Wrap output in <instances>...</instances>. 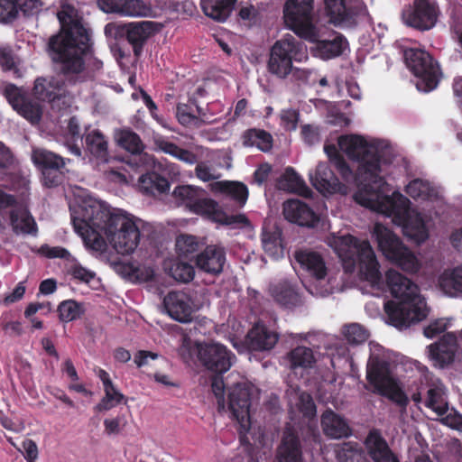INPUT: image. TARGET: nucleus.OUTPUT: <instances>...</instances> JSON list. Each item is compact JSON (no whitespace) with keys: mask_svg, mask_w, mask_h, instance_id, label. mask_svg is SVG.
Here are the masks:
<instances>
[{"mask_svg":"<svg viewBox=\"0 0 462 462\" xmlns=\"http://www.w3.org/2000/svg\"><path fill=\"white\" fill-rule=\"evenodd\" d=\"M327 244L341 260L342 267L346 272V236L332 233L328 236Z\"/></svg>","mask_w":462,"mask_h":462,"instance_id":"5fc2aeb1","label":"nucleus"},{"mask_svg":"<svg viewBox=\"0 0 462 462\" xmlns=\"http://www.w3.org/2000/svg\"><path fill=\"white\" fill-rule=\"evenodd\" d=\"M87 149L101 162H107V142L99 131H92L86 136Z\"/></svg>","mask_w":462,"mask_h":462,"instance_id":"49530a36","label":"nucleus"},{"mask_svg":"<svg viewBox=\"0 0 462 462\" xmlns=\"http://www.w3.org/2000/svg\"><path fill=\"white\" fill-rule=\"evenodd\" d=\"M203 193H206L205 190L199 187L181 185L173 189L172 196L179 201L186 204L191 211L194 204H196Z\"/></svg>","mask_w":462,"mask_h":462,"instance_id":"de8ad7c7","label":"nucleus"},{"mask_svg":"<svg viewBox=\"0 0 462 462\" xmlns=\"http://www.w3.org/2000/svg\"><path fill=\"white\" fill-rule=\"evenodd\" d=\"M270 293L279 304L286 307L298 302V293L288 282L271 285Z\"/></svg>","mask_w":462,"mask_h":462,"instance_id":"c03bdc74","label":"nucleus"},{"mask_svg":"<svg viewBox=\"0 0 462 462\" xmlns=\"http://www.w3.org/2000/svg\"><path fill=\"white\" fill-rule=\"evenodd\" d=\"M307 58L300 43L292 35H286L272 48L268 62L269 71L279 78H285L292 71V60Z\"/></svg>","mask_w":462,"mask_h":462,"instance_id":"1a4fd4ad","label":"nucleus"},{"mask_svg":"<svg viewBox=\"0 0 462 462\" xmlns=\"http://www.w3.org/2000/svg\"><path fill=\"white\" fill-rule=\"evenodd\" d=\"M296 261L317 280H322L327 274L324 260L316 252L301 250L295 253Z\"/></svg>","mask_w":462,"mask_h":462,"instance_id":"2f4dec72","label":"nucleus"},{"mask_svg":"<svg viewBox=\"0 0 462 462\" xmlns=\"http://www.w3.org/2000/svg\"><path fill=\"white\" fill-rule=\"evenodd\" d=\"M309 178L311 185L324 195L344 193V187L324 162H319L315 170L310 171Z\"/></svg>","mask_w":462,"mask_h":462,"instance_id":"6ab92c4d","label":"nucleus"},{"mask_svg":"<svg viewBox=\"0 0 462 462\" xmlns=\"http://www.w3.org/2000/svg\"><path fill=\"white\" fill-rule=\"evenodd\" d=\"M225 387H226V384H225L222 377H220L218 375L213 376L212 381H211V388H212L213 393L215 394V396L217 400V404H218L219 410L225 409V398H224Z\"/></svg>","mask_w":462,"mask_h":462,"instance_id":"680f3d73","label":"nucleus"},{"mask_svg":"<svg viewBox=\"0 0 462 462\" xmlns=\"http://www.w3.org/2000/svg\"><path fill=\"white\" fill-rule=\"evenodd\" d=\"M299 113L295 109H284L281 112V120L288 130H293L297 126Z\"/></svg>","mask_w":462,"mask_h":462,"instance_id":"69168bd1","label":"nucleus"},{"mask_svg":"<svg viewBox=\"0 0 462 462\" xmlns=\"http://www.w3.org/2000/svg\"><path fill=\"white\" fill-rule=\"evenodd\" d=\"M153 143L155 149L158 151L167 153L189 165L197 163L195 174L200 180L206 182L218 178V175L216 174L214 169L207 163L203 162H198V156L192 152L183 149L162 137L154 138Z\"/></svg>","mask_w":462,"mask_h":462,"instance_id":"ddd939ff","label":"nucleus"},{"mask_svg":"<svg viewBox=\"0 0 462 462\" xmlns=\"http://www.w3.org/2000/svg\"><path fill=\"white\" fill-rule=\"evenodd\" d=\"M278 462H303L300 439L291 430H286L277 449Z\"/></svg>","mask_w":462,"mask_h":462,"instance_id":"c85d7f7f","label":"nucleus"},{"mask_svg":"<svg viewBox=\"0 0 462 462\" xmlns=\"http://www.w3.org/2000/svg\"><path fill=\"white\" fill-rule=\"evenodd\" d=\"M358 262L362 280L367 282L372 289L382 292L388 291L393 298L399 300H388L384 304L390 325L403 329L428 317L430 310L417 284L393 269L385 273L383 280L380 264L368 241H363L359 245Z\"/></svg>","mask_w":462,"mask_h":462,"instance_id":"7ed1b4c3","label":"nucleus"},{"mask_svg":"<svg viewBox=\"0 0 462 462\" xmlns=\"http://www.w3.org/2000/svg\"><path fill=\"white\" fill-rule=\"evenodd\" d=\"M115 139L120 147L133 154H139L144 149L140 136L130 129L116 130Z\"/></svg>","mask_w":462,"mask_h":462,"instance_id":"ea45409f","label":"nucleus"},{"mask_svg":"<svg viewBox=\"0 0 462 462\" xmlns=\"http://www.w3.org/2000/svg\"><path fill=\"white\" fill-rule=\"evenodd\" d=\"M84 221L88 226L103 228L109 243L122 254H131L136 249L143 224L140 218L125 211L109 212L97 202H93V206L88 208Z\"/></svg>","mask_w":462,"mask_h":462,"instance_id":"20e7f679","label":"nucleus"},{"mask_svg":"<svg viewBox=\"0 0 462 462\" xmlns=\"http://www.w3.org/2000/svg\"><path fill=\"white\" fill-rule=\"evenodd\" d=\"M213 191L224 192L244 205L248 198L246 186L236 181H217L210 185Z\"/></svg>","mask_w":462,"mask_h":462,"instance_id":"79ce46f5","label":"nucleus"},{"mask_svg":"<svg viewBox=\"0 0 462 462\" xmlns=\"http://www.w3.org/2000/svg\"><path fill=\"white\" fill-rule=\"evenodd\" d=\"M170 274L176 281L189 282L194 278L195 271L190 263L178 261L171 264Z\"/></svg>","mask_w":462,"mask_h":462,"instance_id":"6e6d98bb","label":"nucleus"},{"mask_svg":"<svg viewBox=\"0 0 462 462\" xmlns=\"http://www.w3.org/2000/svg\"><path fill=\"white\" fill-rule=\"evenodd\" d=\"M372 3L373 0H348V32L360 33L358 35L360 44L357 51L358 62H361L365 55L371 53L374 47V41L369 34L373 21L367 9V5Z\"/></svg>","mask_w":462,"mask_h":462,"instance_id":"0eeeda50","label":"nucleus"},{"mask_svg":"<svg viewBox=\"0 0 462 462\" xmlns=\"http://www.w3.org/2000/svg\"><path fill=\"white\" fill-rule=\"evenodd\" d=\"M373 235L386 259L405 272H418L420 266L416 256L390 228L376 223Z\"/></svg>","mask_w":462,"mask_h":462,"instance_id":"39448f33","label":"nucleus"},{"mask_svg":"<svg viewBox=\"0 0 462 462\" xmlns=\"http://www.w3.org/2000/svg\"><path fill=\"white\" fill-rule=\"evenodd\" d=\"M447 329V324L442 319L431 321L423 330V334L428 338H433L443 333Z\"/></svg>","mask_w":462,"mask_h":462,"instance_id":"0e129e2a","label":"nucleus"},{"mask_svg":"<svg viewBox=\"0 0 462 462\" xmlns=\"http://www.w3.org/2000/svg\"><path fill=\"white\" fill-rule=\"evenodd\" d=\"M282 213L289 222L301 226L312 227L319 218L315 212L304 202L299 199H289L283 203Z\"/></svg>","mask_w":462,"mask_h":462,"instance_id":"4be33fe9","label":"nucleus"},{"mask_svg":"<svg viewBox=\"0 0 462 462\" xmlns=\"http://www.w3.org/2000/svg\"><path fill=\"white\" fill-rule=\"evenodd\" d=\"M291 403L295 402L298 409L307 418H313L316 415V405L312 397L304 392H299L298 388H291L286 391Z\"/></svg>","mask_w":462,"mask_h":462,"instance_id":"a19ab883","label":"nucleus"},{"mask_svg":"<svg viewBox=\"0 0 462 462\" xmlns=\"http://www.w3.org/2000/svg\"><path fill=\"white\" fill-rule=\"evenodd\" d=\"M444 392L441 386L432 385L427 392L425 406L439 416H443L448 411V403L443 399Z\"/></svg>","mask_w":462,"mask_h":462,"instance_id":"09e8293b","label":"nucleus"},{"mask_svg":"<svg viewBox=\"0 0 462 462\" xmlns=\"http://www.w3.org/2000/svg\"><path fill=\"white\" fill-rule=\"evenodd\" d=\"M382 154L374 143H368L362 135L348 134V159L358 162L356 174L358 190L355 201L373 211L393 217L403 224L404 234L417 243L429 237L421 219L410 223L408 210L410 200L399 191L392 195L390 185L381 176Z\"/></svg>","mask_w":462,"mask_h":462,"instance_id":"f257e3e1","label":"nucleus"},{"mask_svg":"<svg viewBox=\"0 0 462 462\" xmlns=\"http://www.w3.org/2000/svg\"><path fill=\"white\" fill-rule=\"evenodd\" d=\"M242 141L245 146H255L263 152L270 151L273 146L272 135L263 130L250 129L243 134Z\"/></svg>","mask_w":462,"mask_h":462,"instance_id":"37998d69","label":"nucleus"},{"mask_svg":"<svg viewBox=\"0 0 462 462\" xmlns=\"http://www.w3.org/2000/svg\"><path fill=\"white\" fill-rule=\"evenodd\" d=\"M60 32L49 40L50 55L63 82L56 78H39L33 93L38 99L52 101L60 96L64 83L75 85L88 79L85 56L90 51L88 30L77 16L71 6H63L58 13Z\"/></svg>","mask_w":462,"mask_h":462,"instance_id":"f03ea898","label":"nucleus"},{"mask_svg":"<svg viewBox=\"0 0 462 462\" xmlns=\"http://www.w3.org/2000/svg\"><path fill=\"white\" fill-rule=\"evenodd\" d=\"M403 57L409 69L418 78L417 88L424 92L433 90L439 83V68L432 56L423 50L408 49Z\"/></svg>","mask_w":462,"mask_h":462,"instance_id":"6e6552de","label":"nucleus"},{"mask_svg":"<svg viewBox=\"0 0 462 462\" xmlns=\"http://www.w3.org/2000/svg\"><path fill=\"white\" fill-rule=\"evenodd\" d=\"M301 134L304 142L310 145L315 144L320 140L319 131L316 126L310 125L302 126Z\"/></svg>","mask_w":462,"mask_h":462,"instance_id":"774afa93","label":"nucleus"},{"mask_svg":"<svg viewBox=\"0 0 462 462\" xmlns=\"http://www.w3.org/2000/svg\"><path fill=\"white\" fill-rule=\"evenodd\" d=\"M368 337L367 330L362 326L356 323L348 324V345L364 343Z\"/></svg>","mask_w":462,"mask_h":462,"instance_id":"052dcab7","label":"nucleus"},{"mask_svg":"<svg viewBox=\"0 0 462 462\" xmlns=\"http://www.w3.org/2000/svg\"><path fill=\"white\" fill-rule=\"evenodd\" d=\"M262 245L264 253L273 259L283 257L284 246L282 231L276 226L264 227L262 232Z\"/></svg>","mask_w":462,"mask_h":462,"instance_id":"7c9ffc66","label":"nucleus"},{"mask_svg":"<svg viewBox=\"0 0 462 462\" xmlns=\"http://www.w3.org/2000/svg\"><path fill=\"white\" fill-rule=\"evenodd\" d=\"M163 305L171 319L181 323L192 320L194 312L192 300L185 292H169L163 299Z\"/></svg>","mask_w":462,"mask_h":462,"instance_id":"f3484780","label":"nucleus"},{"mask_svg":"<svg viewBox=\"0 0 462 462\" xmlns=\"http://www.w3.org/2000/svg\"><path fill=\"white\" fill-rule=\"evenodd\" d=\"M198 356L206 368L217 374L229 370L236 360L233 353L224 345L217 342L199 344Z\"/></svg>","mask_w":462,"mask_h":462,"instance_id":"4468645a","label":"nucleus"},{"mask_svg":"<svg viewBox=\"0 0 462 462\" xmlns=\"http://www.w3.org/2000/svg\"><path fill=\"white\" fill-rule=\"evenodd\" d=\"M406 193L416 200H429L437 196L436 189L427 180L414 179L405 188Z\"/></svg>","mask_w":462,"mask_h":462,"instance_id":"a18cd8bd","label":"nucleus"},{"mask_svg":"<svg viewBox=\"0 0 462 462\" xmlns=\"http://www.w3.org/2000/svg\"><path fill=\"white\" fill-rule=\"evenodd\" d=\"M32 161L42 171V182L46 187H55L63 180V169L69 159L49 151L36 147L32 151Z\"/></svg>","mask_w":462,"mask_h":462,"instance_id":"f8f14e48","label":"nucleus"},{"mask_svg":"<svg viewBox=\"0 0 462 462\" xmlns=\"http://www.w3.org/2000/svg\"><path fill=\"white\" fill-rule=\"evenodd\" d=\"M314 361L312 350L306 346H298L289 354V362L291 368L310 367Z\"/></svg>","mask_w":462,"mask_h":462,"instance_id":"8fccbe9b","label":"nucleus"},{"mask_svg":"<svg viewBox=\"0 0 462 462\" xmlns=\"http://www.w3.org/2000/svg\"><path fill=\"white\" fill-rule=\"evenodd\" d=\"M325 5L332 23L337 25L345 22L346 7L344 0H325Z\"/></svg>","mask_w":462,"mask_h":462,"instance_id":"864d4df0","label":"nucleus"},{"mask_svg":"<svg viewBox=\"0 0 462 462\" xmlns=\"http://www.w3.org/2000/svg\"><path fill=\"white\" fill-rule=\"evenodd\" d=\"M380 395L388 398L403 410H405L409 404L408 396L399 386L397 381L387 387Z\"/></svg>","mask_w":462,"mask_h":462,"instance_id":"4d7b16f0","label":"nucleus"},{"mask_svg":"<svg viewBox=\"0 0 462 462\" xmlns=\"http://www.w3.org/2000/svg\"><path fill=\"white\" fill-rule=\"evenodd\" d=\"M124 29L134 55L139 56L145 42L155 32V23L150 21L134 22L125 24Z\"/></svg>","mask_w":462,"mask_h":462,"instance_id":"a878e982","label":"nucleus"},{"mask_svg":"<svg viewBox=\"0 0 462 462\" xmlns=\"http://www.w3.org/2000/svg\"><path fill=\"white\" fill-rule=\"evenodd\" d=\"M429 356L436 365L444 367L451 364L457 351V337L447 333L436 343L429 346Z\"/></svg>","mask_w":462,"mask_h":462,"instance_id":"393cba45","label":"nucleus"},{"mask_svg":"<svg viewBox=\"0 0 462 462\" xmlns=\"http://www.w3.org/2000/svg\"><path fill=\"white\" fill-rule=\"evenodd\" d=\"M441 291L451 297L462 296V263L446 269L439 278Z\"/></svg>","mask_w":462,"mask_h":462,"instance_id":"473e14b6","label":"nucleus"},{"mask_svg":"<svg viewBox=\"0 0 462 462\" xmlns=\"http://www.w3.org/2000/svg\"><path fill=\"white\" fill-rule=\"evenodd\" d=\"M365 445L373 462H401L379 430L374 429L369 431Z\"/></svg>","mask_w":462,"mask_h":462,"instance_id":"aec40b11","label":"nucleus"},{"mask_svg":"<svg viewBox=\"0 0 462 462\" xmlns=\"http://www.w3.org/2000/svg\"><path fill=\"white\" fill-rule=\"evenodd\" d=\"M286 24L300 38L319 41V31L313 22V0H287L283 9Z\"/></svg>","mask_w":462,"mask_h":462,"instance_id":"423d86ee","label":"nucleus"},{"mask_svg":"<svg viewBox=\"0 0 462 462\" xmlns=\"http://www.w3.org/2000/svg\"><path fill=\"white\" fill-rule=\"evenodd\" d=\"M204 243L191 235H180L176 239V250L180 258L194 259Z\"/></svg>","mask_w":462,"mask_h":462,"instance_id":"58836bf2","label":"nucleus"},{"mask_svg":"<svg viewBox=\"0 0 462 462\" xmlns=\"http://www.w3.org/2000/svg\"><path fill=\"white\" fill-rule=\"evenodd\" d=\"M324 433L331 439H341L346 436V423L343 418L332 411H326L321 417Z\"/></svg>","mask_w":462,"mask_h":462,"instance_id":"c9c22d12","label":"nucleus"},{"mask_svg":"<svg viewBox=\"0 0 462 462\" xmlns=\"http://www.w3.org/2000/svg\"><path fill=\"white\" fill-rule=\"evenodd\" d=\"M5 96L12 107L30 123L40 122L43 109L39 101L25 96L14 85L6 86Z\"/></svg>","mask_w":462,"mask_h":462,"instance_id":"2eb2a0df","label":"nucleus"},{"mask_svg":"<svg viewBox=\"0 0 462 462\" xmlns=\"http://www.w3.org/2000/svg\"><path fill=\"white\" fill-rule=\"evenodd\" d=\"M99 8L107 14L123 16H147L151 8L141 0H97Z\"/></svg>","mask_w":462,"mask_h":462,"instance_id":"412c9836","label":"nucleus"},{"mask_svg":"<svg viewBox=\"0 0 462 462\" xmlns=\"http://www.w3.org/2000/svg\"><path fill=\"white\" fill-rule=\"evenodd\" d=\"M366 379L373 387L372 392L378 395L396 381L392 376L389 364L378 358L367 365Z\"/></svg>","mask_w":462,"mask_h":462,"instance_id":"5701e85b","label":"nucleus"},{"mask_svg":"<svg viewBox=\"0 0 462 462\" xmlns=\"http://www.w3.org/2000/svg\"><path fill=\"white\" fill-rule=\"evenodd\" d=\"M10 218L14 233L32 236L37 234V225L26 208H19L12 210Z\"/></svg>","mask_w":462,"mask_h":462,"instance_id":"f704fd0d","label":"nucleus"},{"mask_svg":"<svg viewBox=\"0 0 462 462\" xmlns=\"http://www.w3.org/2000/svg\"><path fill=\"white\" fill-rule=\"evenodd\" d=\"M179 122L183 125H195L199 127V118L193 115L191 108L187 104H179L176 109Z\"/></svg>","mask_w":462,"mask_h":462,"instance_id":"bf43d9fd","label":"nucleus"},{"mask_svg":"<svg viewBox=\"0 0 462 462\" xmlns=\"http://www.w3.org/2000/svg\"><path fill=\"white\" fill-rule=\"evenodd\" d=\"M105 396L95 406L97 411H106L116 407L124 400L125 396L114 386H106L104 388Z\"/></svg>","mask_w":462,"mask_h":462,"instance_id":"603ef678","label":"nucleus"},{"mask_svg":"<svg viewBox=\"0 0 462 462\" xmlns=\"http://www.w3.org/2000/svg\"><path fill=\"white\" fill-rule=\"evenodd\" d=\"M205 194L203 193L196 204H194L191 209L192 212L225 225L244 224L247 221L243 215L227 216L215 200L207 198Z\"/></svg>","mask_w":462,"mask_h":462,"instance_id":"dca6fc26","label":"nucleus"},{"mask_svg":"<svg viewBox=\"0 0 462 462\" xmlns=\"http://www.w3.org/2000/svg\"><path fill=\"white\" fill-rule=\"evenodd\" d=\"M226 262V252L221 246L211 245L196 254V266L208 273L218 274Z\"/></svg>","mask_w":462,"mask_h":462,"instance_id":"b1692460","label":"nucleus"},{"mask_svg":"<svg viewBox=\"0 0 462 462\" xmlns=\"http://www.w3.org/2000/svg\"><path fill=\"white\" fill-rule=\"evenodd\" d=\"M277 188L281 190L298 193L309 197L312 191L306 186L304 180L291 167L286 168L284 172L277 180Z\"/></svg>","mask_w":462,"mask_h":462,"instance_id":"72a5a7b5","label":"nucleus"},{"mask_svg":"<svg viewBox=\"0 0 462 462\" xmlns=\"http://www.w3.org/2000/svg\"><path fill=\"white\" fill-rule=\"evenodd\" d=\"M41 251L48 258L69 259L71 257L69 252L61 246L51 247L43 245L42 246Z\"/></svg>","mask_w":462,"mask_h":462,"instance_id":"338daca9","label":"nucleus"},{"mask_svg":"<svg viewBox=\"0 0 462 462\" xmlns=\"http://www.w3.org/2000/svg\"><path fill=\"white\" fill-rule=\"evenodd\" d=\"M440 10L437 0H413L402 12L404 23L418 31L432 29L439 19Z\"/></svg>","mask_w":462,"mask_h":462,"instance_id":"9b49d317","label":"nucleus"},{"mask_svg":"<svg viewBox=\"0 0 462 462\" xmlns=\"http://www.w3.org/2000/svg\"><path fill=\"white\" fill-rule=\"evenodd\" d=\"M139 189L146 194H162L169 190L170 183L167 179L156 172L142 175L138 180Z\"/></svg>","mask_w":462,"mask_h":462,"instance_id":"e433bc0d","label":"nucleus"},{"mask_svg":"<svg viewBox=\"0 0 462 462\" xmlns=\"http://www.w3.org/2000/svg\"><path fill=\"white\" fill-rule=\"evenodd\" d=\"M236 0H201L205 14L216 21L224 22L229 16Z\"/></svg>","mask_w":462,"mask_h":462,"instance_id":"4c0bfd02","label":"nucleus"},{"mask_svg":"<svg viewBox=\"0 0 462 462\" xmlns=\"http://www.w3.org/2000/svg\"><path fill=\"white\" fill-rule=\"evenodd\" d=\"M127 425L125 415H117L114 418H106L104 420L105 434L107 436L119 435Z\"/></svg>","mask_w":462,"mask_h":462,"instance_id":"13d9d810","label":"nucleus"},{"mask_svg":"<svg viewBox=\"0 0 462 462\" xmlns=\"http://www.w3.org/2000/svg\"><path fill=\"white\" fill-rule=\"evenodd\" d=\"M440 422L450 429L462 432V414L452 409L440 420Z\"/></svg>","mask_w":462,"mask_h":462,"instance_id":"e2e57ef3","label":"nucleus"},{"mask_svg":"<svg viewBox=\"0 0 462 462\" xmlns=\"http://www.w3.org/2000/svg\"><path fill=\"white\" fill-rule=\"evenodd\" d=\"M324 152L329 162L344 176L346 173V134L330 136L324 144Z\"/></svg>","mask_w":462,"mask_h":462,"instance_id":"bb28decb","label":"nucleus"},{"mask_svg":"<svg viewBox=\"0 0 462 462\" xmlns=\"http://www.w3.org/2000/svg\"><path fill=\"white\" fill-rule=\"evenodd\" d=\"M254 392V386L245 379L228 387L227 408L233 418L239 423L243 432L250 430V406Z\"/></svg>","mask_w":462,"mask_h":462,"instance_id":"9d476101","label":"nucleus"},{"mask_svg":"<svg viewBox=\"0 0 462 462\" xmlns=\"http://www.w3.org/2000/svg\"><path fill=\"white\" fill-rule=\"evenodd\" d=\"M277 341V333L259 323L247 334L248 346L255 351L270 350L276 345Z\"/></svg>","mask_w":462,"mask_h":462,"instance_id":"c756f323","label":"nucleus"},{"mask_svg":"<svg viewBox=\"0 0 462 462\" xmlns=\"http://www.w3.org/2000/svg\"><path fill=\"white\" fill-rule=\"evenodd\" d=\"M58 312L60 321L69 322L80 318L84 313V308L81 303L74 300H67L59 304Z\"/></svg>","mask_w":462,"mask_h":462,"instance_id":"3c124183","label":"nucleus"},{"mask_svg":"<svg viewBox=\"0 0 462 462\" xmlns=\"http://www.w3.org/2000/svg\"><path fill=\"white\" fill-rule=\"evenodd\" d=\"M40 0H0V22L8 23L15 20L19 11L28 14L39 9Z\"/></svg>","mask_w":462,"mask_h":462,"instance_id":"cd10ccee","label":"nucleus"},{"mask_svg":"<svg viewBox=\"0 0 462 462\" xmlns=\"http://www.w3.org/2000/svg\"><path fill=\"white\" fill-rule=\"evenodd\" d=\"M93 203L86 204L82 207L81 217H74L72 219L75 230L83 236L84 242L88 247L96 252H103L106 248V243L102 236L104 229L100 227H92L87 226L85 220L88 208H90Z\"/></svg>","mask_w":462,"mask_h":462,"instance_id":"a211bd4d","label":"nucleus"}]
</instances>
